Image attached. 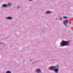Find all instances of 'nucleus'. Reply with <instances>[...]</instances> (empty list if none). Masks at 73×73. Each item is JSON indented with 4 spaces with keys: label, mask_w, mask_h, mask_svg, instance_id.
I'll use <instances>...</instances> for the list:
<instances>
[{
    "label": "nucleus",
    "mask_w": 73,
    "mask_h": 73,
    "mask_svg": "<svg viewBox=\"0 0 73 73\" xmlns=\"http://www.w3.org/2000/svg\"><path fill=\"white\" fill-rule=\"evenodd\" d=\"M60 45L61 46H66L69 45V43L66 41H64L61 42Z\"/></svg>",
    "instance_id": "obj_1"
},
{
    "label": "nucleus",
    "mask_w": 73,
    "mask_h": 73,
    "mask_svg": "<svg viewBox=\"0 0 73 73\" xmlns=\"http://www.w3.org/2000/svg\"><path fill=\"white\" fill-rule=\"evenodd\" d=\"M68 19H66V20L64 21V22H63V23L66 26V27H67V26H66V24L68 23Z\"/></svg>",
    "instance_id": "obj_2"
},
{
    "label": "nucleus",
    "mask_w": 73,
    "mask_h": 73,
    "mask_svg": "<svg viewBox=\"0 0 73 73\" xmlns=\"http://www.w3.org/2000/svg\"><path fill=\"white\" fill-rule=\"evenodd\" d=\"M55 68V67H50V69H51V70H54Z\"/></svg>",
    "instance_id": "obj_3"
},
{
    "label": "nucleus",
    "mask_w": 73,
    "mask_h": 73,
    "mask_svg": "<svg viewBox=\"0 0 73 73\" xmlns=\"http://www.w3.org/2000/svg\"><path fill=\"white\" fill-rule=\"evenodd\" d=\"M40 70L39 69H38L36 70V72L37 73H40Z\"/></svg>",
    "instance_id": "obj_4"
},
{
    "label": "nucleus",
    "mask_w": 73,
    "mask_h": 73,
    "mask_svg": "<svg viewBox=\"0 0 73 73\" xmlns=\"http://www.w3.org/2000/svg\"><path fill=\"white\" fill-rule=\"evenodd\" d=\"M52 13V12H51L50 11H46V13L47 14H50V13Z\"/></svg>",
    "instance_id": "obj_5"
},
{
    "label": "nucleus",
    "mask_w": 73,
    "mask_h": 73,
    "mask_svg": "<svg viewBox=\"0 0 73 73\" xmlns=\"http://www.w3.org/2000/svg\"><path fill=\"white\" fill-rule=\"evenodd\" d=\"M7 20H11L12 19V18L11 17H7Z\"/></svg>",
    "instance_id": "obj_6"
},
{
    "label": "nucleus",
    "mask_w": 73,
    "mask_h": 73,
    "mask_svg": "<svg viewBox=\"0 0 73 73\" xmlns=\"http://www.w3.org/2000/svg\"><path fill=\"white\" fill-rule=\"evenodd\" d=\"M7 7V5L6 4H4L3 5V7Z\"/></svg>",
    "instance_id": "obj_7"
},
{
    "label": "nucleus",
    "mask_w": 73,
    "mask_h": 73,
    "mask_svg": "<svg viewBox=\"0 0 73 73\" xmlns=\"http://www.w3.org/2000/svg\"><path fill=\"white\" fill-rule=\"evenodd\" d=\"M54 71L56 72V73H57L58 72V69H54Z\"/></svg>",
    "instance_id": "obj_8"
},
{
    "label": "nucleus",
    "mask_w": 73,
    "mask_h": 73,
    "mask_svg": "<svg viewBox=\"0 0 73 73\" xmlns=\"http://www.w3.org/2000/svg\"><path fill=\"white\" fill-rule=\"evenodd\" d=\"M7 73H11V72L9 71H8L7 72Z\"/></svg>",
    "instance_id": "obj_9"
},
{
    "label": "nucleus",
    "mask_w": 73,
    "mask_h": 73,
    "mask_svg": "<svg viewBox=\"0 0 73 73\" xmlns=\"http://www.w3.org/2000/svg\"><path fill=\"white\" fill-rule=\"evenodd\" d=\"M8 6H11V3H8Z\"/></svg>",
    "instance_id": "obj_10"
},
{
    "label": "nucleus",
    "mask_w": 73,
    "mask_h": 73,
    "mask_svg": "<svg viewBox=\"0 0 73 73\" xmlns=\"http://www.w3.org/2000/svg\"><path fill=\"white\" fill-rule=\"evenodd\" d=\"M63 17L64 18V19H66V18H68V17Z\"/></svg>",
    "instance_id": "obj_11"
},
{
    "label": "nucleus",
    "mask_w": 73,
    "mask_h": 73,
    "mask_svg": "<svg viewBox=\"0 0 73 73\" xmlns=\"http://www.w3.org/2000/svg\"><path fill=\"white\" fill-rule=\"evenodd\" d=\"M62 18H59V20H62Z\"/></svg>",
    "instance_id": "obj_12"
},
{
    "label": "nucleus",
    "mask_w": 73,
    "mask_h": 73,
    "mask_svg": "<svg viewBox=\"0 0 73 73\" xmlns=\"http://www.w3.org/2000/svg\"><path fill=\"white\" fill-rule=\"evenodd\" d=\"M17 8H20V7H17Z\"/></svg>",
    "instance_id": "obj_13"
},
{
    "label": "nucleus",
    "mask_w": 73,
    "mask_h": 73,
    "mask_svg": "<svg viewBox=\"0 0 73 73\" xmlns=\"http://www.w3.org/2000/svg\"><path fill=\"white\" fill-rule=\"evenodd\" d=\"M30 1H32L33 0H29Z\"/></svg>",
    "instance_id": "obj_14"
},
{
    "label": "nucleus",
    "mask_w": 73,
    "mask_h": 73,
    "mask_svg": "<svg viewBox=\"0 0 73 73\" xmlns=\"http://www.w3.org/2000/svg\"><path fill=\"white\" fill-rule=\"evenodd\" d=\"M30 60H31V61H32V60L31 59H30Z\"/></svg>",
    "instance_id": "obj_15"
},
{
    "label": "nucleus",
    "mask_w": 73,
    "mask_h": 73,
    "mask_svg": "<svg viewBox=\"0 0 73 73\" xmlns=\"http://www.w3.org/2000/svg\"><path fill=\"white\" fill-rule=\"evenodd\" d=\"M1 44V43H0V44Z\"/></svg>",
    "instance_id": "obj_16"
}]
</instances>
